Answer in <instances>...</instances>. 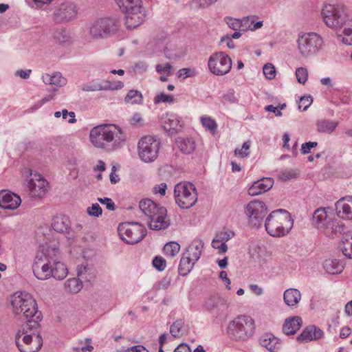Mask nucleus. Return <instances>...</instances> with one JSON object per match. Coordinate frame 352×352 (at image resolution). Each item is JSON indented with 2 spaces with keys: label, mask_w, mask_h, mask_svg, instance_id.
<instances>
[{
  "label": "nucleus",
  "mask_w": 352,
  "mask_h": 352,
  "mask_svg": "<svg viewBox=\"0 0 352 352\" xmlns=\"http://www.w3.org/2000/svg\"><path fill=\"white\" fill-rule=\"evenodd\" d=\"M321 15L327 27L335 31L343 28L344 36L338 34V38L345 45H352V19L346 14L344 7L324 5Z\"/></svg>",
  "instance_id": "1"
},
{
  "label": "nucleus",
  "mask_w": 352,
  "mask_h": 352,
  "mask_svg": "<svg viewBox=\"0 0 352 352\" xmlns=\"http://www.w3.org/2000/svg\"><path fill=\"white\" fill-rule=\"evenodd\" d=\"M89 138L95 147L107 152L118 149L125 141L121 129L116 125L109 124L94 126L90 131Z\"/></svg>",
  "instance_id": "2"
},
{
  "label": "nucleus",
  "mask_w": 352,
  "mask_h": 352,
  "mask_svg": "<svg viewBox=\"0 0 352 352\" xmlns=\"http://www.w3.org/2000/svg\"><path fill=\"white\" fill-rule=\"evenodd\" d=\"M11 305L15 315H21L27 320L23 324V331L29 328H37L42 319V314L38 310L36 300L26 292L15 293L11 299Z\"/></svg>",
  "instance_id": "3"
},
{
  "label": "nucleus",
  "mask_w": 352,
  "mask_h": 352,
  "mask_svg": "<svg viewBox=\"0 0 352 352\" xmlns=\"http://www.w3.org/2000/svg\"><path fill=\"white\" fill-rule=\"evenodd\" d=\"M139 207L146 218L145 220L151 230H160L169 226L170 221L167 218L166 208L149 199L142 200Z\"/></svg>",
  "instance_id": "4"
},
{
  "label": "nucleus",
  "mask_w": 352,
  "mask_h": 352,
  "mask_svg": "<svg viewBox=\"0 0 352 352\" xmlns=\"http://www.w3.org/2000/svg\"><path fill=\"white\" fill-rule=\"evenodd\" d=\"M294 221L289 212L283 209L272 211L266 218L265 228L266 232L274 237L286 235L292 230Z\"/></svg>",
  "instance_id": "5"
},
{
  "label": "nucleus",
  "mask_w": 352,
  "mask_h": 352,
  "mask_svg": "<svg viewBox=\"0 0 352 352\" xmlns=\"http://www.w3.org/2000/svg\"><path fill=\"white\" fill-rule=\"evenodd\" d=\"M313 221L316 228L328 237L334 238L346 232L344 223L328 215L324 208H318L314 212Z\"/></svg>",
  "instance_id": "6"
},
{
  "label": "nucleus",
  "mask_w": 352,
  "mask_h": 352,
  "mask_svg": "<svg viewBox=\"0 0 352 352\" xmlns=\"http://www.w3.org/2000/svg\"><path fill=\"white\" fill-rule=\"evenodd\" d=\"M254 319L246 315H241L230 321L227 327L228 337L234 341H245L254 333Z\"/></svg>",
  "instance_id": "7"
},
{
  "label": "nucleus",
  "mask_w": 352,
  "mask_h": 352,
  "mask_svg": "<svg viewBox=\"0 0 352 352\" xmlns=\"http://www.w3.org/2000/svg\"><path fill=\"white\" fill-rule=\"evenodd\" d=\"M174 197L176 204L182 209L192 207L197 201V192L190 182L179 183L175 186Z\"/></svg>",
  "instance_id": "8"
},
{
  "label": "nucleus",
  "mask_w": 352,
  "mask_h": 352,
  "mask_svg": "<svg viewBox=\"0 0 352 352\" xmlns=\"http://www.w3.org/2000/svg\"><path fill=\"white\" fill-rule=\"evenodd\" d=\"M35 328H29L23 331V325L15 338V342L21 352H38L43 346V339L38 334H28V332Z\"/></svg>",
  "instance_id": "9"
},
{
  "label": "nucleus",
  "mask_w": 352,
  "mask_h": 352,
  "mask_svg": "<svg viewBox=\"0 0 352 352\" xmlns=\"http://www.w3.org/2000/svg\"><path fill=\"white\" fill-rule=\"evenodd\" d=\"M160 141L155 136L145 135L138 143L140 158L146 163L154 162L158 157Z\"/></svg>",
  "instance_id": "10"
},
{
  "label": "nucleus",
  "mask_w": 352,
  "mask_h": 352,
  "mask_svg": "<svg viewBox=\"0 0 352 352\" xmlns=\"http://www.w3.org/2000/svg\"><path fill=\"white\" fill-rule=\"evenodd\" d=\"M119 236L128 244H135L141 241L146 236V228L140 223L125 222L118 228Z\"/></svg>",
  "instance_id": "11"
},
{
  "label": "nucleus",
  "mask_w": 352,
  "mask_h": 352,
  "mask_svg": "<svg viewBox=\"0 0 352 352\" xmlns=\"http://www.w3.org/2000/svg\"><path fill=\"white\" fill-rule=\"evenodd\" d=\"M323 44L322 37L314 32L305 33L298 38V49L304 57H309L321 50Z\"/></svg>",
  "instance_id": "12"
},
{
  "label": "nucleus",
  "mask_w": 352,
  "mask_h": 352,
  "mask_svg": "<svg viewBox=\"0 0 352 352\" xmlns=\"http://www.w3.org/2000/svg\"><path fill=\"white\" fill-rule=\"evenodd\" d=\"M209 70L214 75L223 76L232 68V60L225 52L212 54L208 62Z\"/></svg>",
  "instance_id": "13"
},
{
  "label": "nucleus",
  "mask_w": 352,
  "mask_h": 352,
  "mask_svg": "<svg viewBox=\"0 0 352 352\" xmlns=\"http://www.w3.org/2000/svg\"><path fill=\"white\" fill-rule=\"evenodd\" d=\"M52 258L47 256L44 252H39L36 254L32 265V271L37 279L45 280L52 277Z\"/></svg>",
  "instance_id": "14"
},
{
  "label": "nucleus",
  "mask_w": 352,
  "mask_h": 352,
  "mask_svg": "<svg viewBox=\"0 0 352 352\" xmlns=\"http://www.w3.org/2000/svg\"><path fill=\"white\" fill-rule=\"evenodd\" d=\"M117 29L118 25L114 19L102 18L93 23L89 28V34L94 38H101L114 33Z\"/></svg>",
  "instance_id": "15"
},
{
  "label": "nucleus",
  "mask_w": 352,
  "mask_h": 352,
  "mask_svg": "<svg viewBox=\"0 0 352 352\" xmlns=\"http://www.w3.org/2000/svg\"><path fill=\"white\" fill-rule=\"evenodd\" d=\"M267 212V208L263 201L253 200L245 206V214L249 219V222L253 226L259 227L263 219Z\"/></svg>",
  "instance_id": "16"
},
{
  "label": "nucleus",
  "mask_w": 352,
  "mask_h": 352,
  "mask_svg": "<svg viewBox=\"0 0 352 352\" xmlns=\"http://www.w3.org/2000/svg\"><path fill=\"white\" fill-rule=\"evenodd\" d=\"M77 12L76 4L71 1H64L54 11L53 20L58 23L69 22L76 16Z\"/></svg>",
  "instance_id": "17"
},
{
  "label": "nucleus",
  "mask_w": 352,
  "mask_h": 352,
  "mask_svg": "<svg viewBox=\"0 0 352 352\" xmlns=\"http://www.w3.org/2000/svg\"><path fill=\"white\" fill-rule=\"evenodd\" d=\"M47 180L39 174H34L28 184V188L32 197L42 198L47 192Z\"/></svg>",
  "instance_id": "18"
},
{
  "label": "nucleus",
  "mask_w": 352,
  "mask_h": 352,
  "mask_svg": "<svg viewBox=\"0 0 352 352\" xmlns=\"http://www.w3.org/2000/svg\"><path fill=\"white\" fill-rule=\"evenodd\" d=\"M21 204V197L10 191H0V208L8 210H15Z\"/></svg>",
  "instance_id": "19"
},
{
  "label": "nucleus",
  "mask_w": 352,
  "mask_h": 352,
  "mask_svg": "<svg viewBox=\"0 0 352 352\" xmlns=\"http://www.w3.org/2000/svg\"><path fill=\"white\" fill-rule=\"evenodd\" d=\"M324 332L315 325L307 327L296 338L299 343L307 342L312 340H318L322 338Z\"/></svg>",
  "instance_id": "20"
},
{
  "label": "nucleus",
  "mask_w": 352,
  "mask_h": 352,
  "mask_svg": "<svg viewBox=\"0 0 352 352\" xmlns=\"http://www.w3.org/2000/svg\"><path fill=\"white\" fill-rule=\"evenodd\" d=\"M274 184V180L271 177H264L254 182L248 189L250 196H256L270 190Z\"/></svg>",
  "instance_id": "21"
},
{
  "label": "nucleus",
  "mask_w": 352,
  "mask_h": 352,
  "mask_svg": "<svg viewBox=\"0 0 352 352\" xmlns=\"http://www.w3.org/2000/svg\"><path fill=\"white\" fill-rule=\"evenodd\" d=\"M162 124L164 130L171 133L177 132L182 127V122L174 113H166L162 117Z\"/></svg>",
  "instance_id": "22"
},
{
  "label": "nucleus",
  "mask_w": 352,
  "mask_h": 352,
  "mask_svg": "<svg viewBox=\"0 0 352 352\" xmlns=\"http://www.w3.org/2000/svg\"><path fill=\"white\" fill-rule=\"evenodd\" d=\"M125 25L127 29H134L142 24L144 20V14L141 10V7L138 10L125 12Z\"/></svg>",
  "instance_id": "23"
},
{
  "label": "nucleus",
  "mask_w": 352,
  "mask_h": 352,
  "mask_svg": "<svg viewBox=\"0 0 352 352\" xmlns=\"http://www.w3.org/2000/svg\"><path fill=\"white\" fill-rule=\"evenodd\" d=\"M259 343L270 352H278L281 349L280 340L271 333L263 335L259 338Z\"/></svg>",
  "instance_id": "24"
},
{
  "label": "nucleus",
  "mask_w": 352,
  "mask_h": 352,
  "mask_svg": "<svg viewBox=\"0 0 352 352\" xmlns=\"http://www.w3.org/2000/svg\"><path fill=\"white\" fill-rule=\"evenodd\" d=\"M86 267L83 266L78 267V278L68 279L65 283L66 290L70 293H78L82 288V283L80 278H83V271Z\"/></svg>",
  "instance_id": "25"
},
{
  "label": "nucleus",
  "mask_w": 352,
  "mask_h": 352,
  "mask_svg": "<svg viewBox=\"0 0 352 352\" xmlns=\"http://www.w3.org/2000/svg\"><path fill=\"white\" fill-rule=\"evenodd\" d=\"M302 326V318L293 316L285 320L283 325V331L286 335L295 334Z\"/></svg>",
  "instance_id": "26"
},
{
  "label": "nucleus",
  "mask_w": 352,
  "mask_h": 352,
  "mask_svg": "<svg viewBox=\"0 0 352 352\" xmlns=\"http://www.w3.org/2000/svg\"><path fill=\"white\" fill-rule=\"evenodd\" d=\"M206 309L208 311L217 309L218 311H224L228 307L226 300L218 294L211 296L206 303Z\"/></svg>",
  "instance_id": "27"
},
{
  "label": "nucleus",
  "mask_w": 352,
  "mask_h": 352,
  "mask_svg": "<svg viewBox=\"0 0 352 352\" xmlns=\"http://www.w3.org/2000/svg\"><path fill=\"white\" fill-rule=\"evenodd\" d=\"M195 262L196 261H195L189 255H187V253L184 252L178 267V272L179 275L184 276L188 274L192 270Z\"/></svg>",
  "instance_id": "28"
},
{
  "label": "nucleus",
  "mask_w": 352,
  "mask_h": 352,
  "mask_svg": "<svg viewBox=\"0 0 352 352\" xmlns=\"http://www.w3.org/2000/svg\"><path fill=\"white\" fill-rule=\"evenodd\" d=\"M339 247L346 258H352V231L344 232Z\"/></svg>",
  "instance_id": "29"
},
{
  "label": "nucleus",
  "mask_w": 352,
  "mask_h": 352,
  "mask_svg": "<svg viewBox=\"0 0 352 352\" xmlns=\"http://www.w3.org/2000/svg\"><path fill=\"white\" fill-rule=\"evenodd\" d=\"M283 299L287 305L296 307L301 299V294L296 289H287L284 292Z\"/></svg>",
  "instance_id": "30"
},
{
  "label": "nucleus",
  "mask_w": 352,
  "mask_h": 352,
  "mask_svg": "<svg viewBox=\"0 0 352 352\" xmlns=\"http://www.w3.org/2000/svg\"><path fill=\"white\" fill-rule=\"evenodd\" d=\"M203 248V241L200 239H195L191 242L184 253H187V255L192 258L195 261H197L201 255Z\"/></svg>",
  "instance_id": "31"
},
{
  "label": "nucleus",
  "mask_w": 352,
  "mask_h": 352,
  "mask_svg": "<svg viewBox=\"0 0 352 352\" xmlns=\"http://www.w3.org/2000/svg\"><path fill=\"white\" fill-rule=\"evenodd\" d=\"M67 269L63 263L52 259V277L57 280H63L67 276Z\"/></svg>",
  "instance_id": "32"
},
{
  "label": "nucleus",
  "mask_w": 352,
  "mask_h": 352,
  "mask_svg": "<svg viewBox=\"0 0 352 352\" xmlns=\"http://www.w3.org/2000/svg\"><path fill=\"white\" fill-rule=\"evenodd\" d=\"M324 270L330 274H340L344 268L343 262L337 259H327L323 263Z\"/></svg>",
  "instance_id": "33"
},
{
  "label": "nucleus",
  "mask_w": 352,
  "mask_h": 352,
  "mask_svg": "<svg viewBox=\"0 0 352 352\" xmlns=\"http://www.w3.org/2000/svg\"><path fill=\"white\" fill-rule=\"evenodd\" d=\"M336 212L338 215L343 219H352V201L350 205L344 201V199H340L336 204Z\"/></svg>",
  "instance_id": "34"
},
{
  "label": "nucleus",
  "mask_w": 352,
  "mask_h": 352,
  "mask_svg": "<svg viewBox=\"0 0 352 352\" xmlns=\"http://www.w3.org/2000/svg\"><path fill=\"white\" fill-rule=\"evenodd\" d=\"M42 80L46 85H55L57 87H62L65 85L66 80L62 77L59 72H56L52 75L46 74L42 76Z\"/></svg>",
  "instance_id": "35"
},
{
  "label": "nucleus",
  "mask_w": 352,
  "mask_h": 352,
  "mask_svg": "<svg viewBox=\"0 0 352 352\" xmlns=\"http://www.w3.org/2000/svg\"><path fill=\"white\" fill-rule=\"evenodd\" d=\"M176 143L180 151L184 154H190L195 149V142L192 138H179Z\"/></svg>",
  "instance_id": "36"
},
{
  "label": "nucleus",
  "mask_w": 352,
  "mask_h": 352,
  "mask_svg": "<svg viewBox=\"0 0 352 352\" xmlns=\"http://www.w3.org/2000/svg\"><path fill=\"white\" fill-rule=\"evenodd\" d=\"M250 20V17L244 18L243 20H239L230 16H227L224 19L229 28L234 30H246L248 28L246 23H248Z\"/></svg>",
  "instance_id": "37"
},
{
  "label": "nucleus",
  "mask_w": 352,
  "mask_h": 352,
  "mask_svg": "<svg viewBox=\"0 0 352 352\" xmlns=\"http://www.w3.org/2000/svg\"><path fill=\"white\" fill-rule=\"evenodd\" d=\"M52 36L54 40L59 43L69 44L71 43L69 33L64 28L54 29L52 32Z\"/></svg>",
  "instance_id": "38"
},
{
  "label": "nucleus",
  "mask_w": 352,
  "mask_h": 352,
  "mask_svg": "<svg viewBox=\"0 0 352 352\" xmlns=\"http://www.w3.org/2000/svg\"><path fill=\"white\" fill-rule=\"evenodd\" d=\"M109 82L106 80L95 81L92 80L89 84L84 85L82 90L84 91H108L111 87Z\"/></svg>",
  "instance_id": "39"
},
{
  "label": "nucleus",
  "mask_w": 352,
  "mask_h": 352,
  "mask_svg": "<svg viewBox=\"0 0 352 352\" xmlns=\"http://www.w3.org/2000/svg\"><path fill=\"white\" fill-rule=\"evenodd\" d=\"M122 12L138 10L140 8L141 0H115Z\"/></svg>",
  "instance_id": "40"
},
{
  "label": "nucleus",
  "mask_w": 352,
  "mask_h": 352,
  "mask_svg": "<svg viewBox=\"0 0 352 352\" xmlns=\"http://www.w3.org/2000/svg\"><path fill=\"white\" fill-rule=\"evenodd\" d=\"M338 122L329 120H319L316 122L317 131L319 133H331L337 127Z\"/></svg>",
  "instance_id": "41"
},
{
  "label": "nucleus",
  "mask_w": 352,
  "mask_h": 352,
  "mask_svg": "<svg viewBox=\"0 0 352 352\" xmlns=\"http://www.w3.org/2000/svg\"><path fill=\"white\" fill-rule=\"evenodd\" d=\"M69 226V219L66 217L57 216L53 219L52 228L57 232L67 231Z\"/></svg>",
  "instance_id": "42"
},
{
  "label": "nucleus",
  "mask_w": 352,
  "mask_h": 352,
  "mask_svg": "<svg viewBox=\"0 0 352 352\" xmlns=\"http://www.w3.org/2000/svg\"><path fill=\"white\" fill-rule=\"evenodd\" d=\"M142 100H143L142 95L141 92H140L138 90H130L127 93V94L124 98L125 102L130 103L131 104H141L142 102Z\"/></svg>",
  "instance_id": "43"
},
{
  "label": "nucleus",
  "mask_w": 352,
  "mask_h": 352,
  "mask_svg": "<svg viewBox=\"0 0 352 352\" xmlns=\"http://www.w3.org/2000/svg\"><path fill=\"white\" fill-rule=\"evenodd\" d=\"M180 245L175 241H170L166 243L163 248L164 253L166 256L173 257L179 252Z\"/></svg>",
  "instance_id": "44"
},
{
  "label": "nucleus",
  "mask_w": 352,
  "mask_h": 352,
  "mask_svg": "<svg viewBox=\"0 0 352 352\" xmlns=\"http://www.w3.org/2000/svg\"><path fill=\"white\" fill-rule=\"evenodd\" d=\"M234 236V233L232 231H224L218 233L216 238L212 240V243H219V242H224L229 241Z\"/></svg>",
  "instance_id": "45"
},
{
  "label": "nucleus",
  "mask_w": 352,
  "mask_h": 352,
  "mask_svg": "<svg viewBox=\"0 0 352 352\" xmlns=\"http://www.w3.org/2000/svg\"><path fill=\"white\" fill-rule=\"evenodd\" d=\"M296 76L298 82L304 85L308 78V72L305 67H298L296 70Z\"/></svg>",
  "instance_id": "46"
},
{
  "label": "nucleus",
  "mask_w": 352,
  "mask_h": 352,
  "mask_svg": "<svg viewBox=\"0 0 352 352\" xmlns=\"http://www.w3.org/2000/svg\"><path fill=\"white\" fill-rule=\"evenodd\" d=\"M183 327L184 322L182 320H177L170 326V333L173 337H178Z\"/></svg>",
  "instance_id": "47"
},
{
  "label": "nucleus",
  "mask_w": 352,
  "mask_h": 352,
  "mask_svg": "<svg viewBox=\"0 0 352 352\" xmlns=\"http://www.w3.org/2000/svg\"><path fill=\"white\" fill-rule=\"evenodd\" d=\"M298 176V173L293 169L285 170L280 171L278 174V178L283 181H287Z\"/></svg>",
  "instance_id": "48"
},
{
  "label": "nucleus",
  "mask_w": 352,
  "mask_h": 352,
  "mask_svg": "<svg viewBox=\"0 0 352 352\" xmlns=\"http://www.w3.org/2000/svg\"><path fill=\"white\" fill-rule=\"evenodd\" d=\"M156 72L159 74H166L167 76L173 74V65L167 63L165 65L157 64L155 66Z\"/></svg>",
  "instance_id": "49"
},
{
  "label": "nucleus",
  "mask_w": 352,
  "mask_h": 352,
  "mask_svg": "<svg viewBox=\"0 0 352 352\" xmlns=\"http://www.w3.org/2000/svg\"><path fill=\"white\" fill-rule=\"evenodd\" d=\"M197 74V72L194 68H182L177 72V78L186 79L188 77L194 76Z\"/></svg>",
  "instance_id": "50"
},
{
  "label": "nucleus",
  "mask_w": 352,
  "mask_h": 352,
  "mask_svg": "<svg viewBox=\"0 0 352 352\" xmlns=\"http://www.w3.org/2000/svg\"><path fill=\"white\" fill-rule=\"evenodd\" d=\"M250 148V141L248 140L245 142L242 146L241 149L236 148L234 151V153L236 155H238L241 157H245L249 155V150Z\"/></svg>",
  "instance_id": "51"
},
{
  "label": "nucleus",
  "mask_w": 352,
  "mask_h": 352,
  "mask_svg": "<svg viewBox=\"0 0 352 352\" xmlns=\"http://www.w3.org/2000/svg\"><path fill=\"white\" fill-rule=\"evenodd\" d=\"M201 121L203 126L211 132L214 133L216 131L217 125L214 120L209 117H202Z\"/></svg>",
  "instance_id": "52"
},
{
  "label": "nucleus",
  "mask_w": 352,
  "mask_h": 352,
  "mask_svg": "<svg viewBox=\"0 0 352 352\" xmlns=\"http://www.w3.org/2000/svg\"><path fill=\"white\" fill-rule=\"evenodd\" d=\"M265 76L270 80L275 78L276 69L274 66L271 63H267L264 65L263 69Z\"/></svg>",
  "instance_id": "53"
},
{
  "label": "nucleus",
  "mask_w": 352,
  "mask_h": 352,
  "mask_svg": "<svg viewBox=\"0 0 352 352\" xmlns=\"http://www.w3.org/2000/svg\"><path fill=\"white\" fill-rule=\"evenodd\" d=\"M154 102L155 104H158L160 102L173 103L174 97L172 95H167L165 94L164 93H161L155 97Z\"/></svg>",
  "instance_id": "54"
},
{
  "label": "nucleus",
  "mask_w": 352,
  "mask_h": 352,
  "mask_svg": "<svg viewBox=\"0 0 352 352\" xmlns=\"http://www.w3.org/2000/svg\"><path fill=\"white\" fill-rule=\"evenodd\" d=\"M87 212L91 217H98L102 215V210L98 204H94L87 208Z\"/></svg>",
  "instance_id": "55"
},
{
  "label": "nucleus",
  "mask_w": 352,
  "mask_h": 352,
  "mask_svg": "<svg viewBox=\"0 0 352 352\" xmlns=\"http://www.w3.org/2000/svg\"><path fill=\"white\" fill-rule=\"evenodd\" d=\"M313 102V98L311 96H302L300 98L298 109H302L303 111H306L308 107L311 105Z\"/></svg>",
  "instance_id": "56"
},
{
  "label": "nucleus",
  "mask_w": 352,
  "mask_h": 352,
  "mask_svg": "<svg viewBox=\"0 0 352 352\" xmlns=\"http://www.w3.org/2000/svg\"><path fill=\"white\" fill-rule=\"evenodd\" d=\"M153 265L160 272L163 271L166 266V260L159 256H155L153 260Z\"/></svg>",
  "instance_id": "57"
},
{
  "label": "nucleus",
  "mask_w": 352,
  "mask_h": 352,
  "mask_svg": "<svg viewBox=\"0 0 352 352\" xmlns=\"http://www.w3.org/2000/svg\"><path fill=\"white\" fill-rule=\"evenodd\" d=\"M98 201L102 205H105L107 209L113 211L116 209V206L114 202L112 201L111 199L108 197H104V198H98Z\"/></svg>",
  "instance_id": "58"
},
{
  "label": "nucleus",
  "mask_w": 352,
  "mask_h": 352,
  "mask_svg": "<svg viewBox=\"0 0 352 352\" xmlns=\"http://www.w3.org/2000/svg\"><path fill=\"white\" fill-rule=\"evenodd\" d=\"M318 143L316 142H309L302 144L301 146V153L304 155L308 154L310 153L311 148L316 147Z\"/></svg>",
  "instance_id": "59"
},
{
  "label": "nucleus",
  "mask_w": 352,
  "mask_h": 352,
  "mask_svg": "<svg viewBox=\"0 0 352 352\" xmlns=\"http://www.w3.org/2000/svg\"><path fill=\"white\" fill-rule=\"evenodd\" d=\"M198 4V8H205L214 3L217 0H193Z\"/></svg>",
  "instance_id": "60"
},
{
  "label": "nucleus",
  "mask_w": 352,
  "mask_h": 352,
  "mask_svg": "<svg viewBox=\"0 0 352 352\" xmlns=\"http://www.w3.org/2000/svg\"><path fill=\"white\" fill-rule=\"evenodd\" d=\"M166 184L162 183L160 185H157L153 188L155 193H160L162 195H164L166 190Z\"/></svg>",
  "instance_id": "61"
},
{
  "label": "nucleus",
  "mask_w": 352,
  "mask_h": 352,
  "mask_svg": "<svg viewBox=\"0 0 352 352\" xmlns=\"http://www.w3.org/2000/svg\"><path fill=\"white\" fill-rule=\"evenodd\" d=\"M265 110L269 112H273L276 116H281L282 112L278 109L277 107H274L272 104H269L265 107Z\"/></svg>",
  "instance_id": "62"
},
{
  "label": "nucleus",
  "mask_w": 352,
  "mask_h": 352,
  "mask_svg": "<svg viewBox=\"0 0 352 352\" xmlns=\"http://www.w3.org/2000/svg\"><path fill=\"white\" fill-rule=\"evenodd\" d=\"M125 352H148V350L142 346H134L128 349Z\"/></svg>",
  "instance_id": "63"
},
{
  "label": "nucleus",
  "mask_w": 352,
  "mask_h": 352,
  "mask_svg": "<svg viewBox=\"0 0 352 352\" xmlns=\"http://www.w3.org/2000/svg\"><path fill=\"white\" fill-rule=\"evenodd\" d=\"M174 352H191V350L186 344H181L177 346Z\"/></svg>",
  "instance_id": "64"
}]
</instances>
